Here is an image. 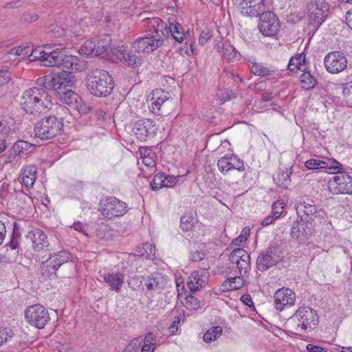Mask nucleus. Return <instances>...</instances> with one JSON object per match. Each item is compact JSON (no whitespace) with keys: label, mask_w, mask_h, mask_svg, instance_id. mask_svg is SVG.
Wrapping results in <instances>:
<instances>
[{"label":"nucleus","mask_w":352,"mask_h":352,"mask_svg":"<svg viewBox=\"0 0 352 352\" xmlns=\"http://www.w3.org/2000/svg\"><path fill=\"white\" fill-rule=\"evenodd\" d=\"M109 52L112 56H114L113 58L115 60H120L122 63L124 62L128 52L126 47L122 43H120L117 46L113 45L111 47Z\"/></svg>","instance_id":"58836bf2"},{"label":"nucleus","mask_w":352,"mask_h":352,"mask_svg":"<svg viewBox=\"0 0 352 352\" xmlns=\"http://www.w3.org/2000/svg\"><path fill=\"white\" fill-rule=\"evenodd\" d=\"M173 22L169 20V27L162 21V26L168 32V36L169 34H171L173 38L179 43H182L186 38V34L184 33L183 27L179 23H176L174 19Z\"/></svg>","instance_id":"a878e982"},{"label":"nucleus","mask_w":352,"mask_h":352,"mask_svg":"<svg viewBox=\"0 0 352 352\" xmlns=\"http://www.w3.org/2000/svg\"><path fill=\"white\" fill-rule=\"evenodd\" d=\"M36 85L37 87H34V88L41 89L45 92H47L49 90H54L52 76L50 75L38 78L36 81Z\"/></svg>","instance_id":"f704fd0d"},{"label":"nucleus","mask_w":352,"mask_h":352,"mask_svg":"<svg viewBox=\"0 0 352 352\" xmlns=\"http://www.w3.org/2000/svg\"><path fill=\"white\" fill-rule=\"evenodd\" d=\"M56 95L63 103L68 104L72 108L77 104L78 100H80V96L70 89L59 91Z\"/></svg>","instance_id":"cd10ccee"},{"label":"nucleus","mask_w":352,"mask_h":352,"mask_svg":"<svg viewBox=\"0 0 352 352\" xmlns=\"http://www.w3.org/2000/svg\"><path fill=\"white\" fill-rule=\"evenodd\" d=\"M63 69L74 72H81L86 69V61L82 58L73 55H66Z\"/></svg>","instance_id":"bb28decb"},{"label":"nucleus","mask_w":352,"mask_h":352,"mask_svg":"<svg viewBox=\"0 0 352 352\" xmlns=\"http://www.w3.org/2000/svg\"><path fill=\"white\" fill-rule=\"evenodd\" d=\"M285 203L283 201L277 200L272 204V214L275 218L278 219L284 212Z\"/></svg>","instance_id":"3c124183"},{"label":"nucleus","mask_w":352,"mask_h":352,"mask_svg":"<svg viewBox=\"0 0 352 352\" xmlns=\"http://www.w3.org/2000/svg\"><path fill=\"white\" fill-rule=\"evenodd\" d=\"M169 93L161 89H157L152 91L149 106L151 111L156 115H162L160 112L162 105L169 100Z\"/></svg>","instance_id":"aec40b11"},{"label":"nucleus","mask_w":352,"mask_h":352,"mask_svg":"<svg viewBox=\"0 0 352 352\" xmlns=\"http://www.w3.org/2000/svg\"><path fill=\"white\" fill-rule=\"evenodd\" d=\"M317 79L309 72H304L300 76L301 87L306 90H310L317 85Z\"/></svg>","instance_id":"72a5a7b5"},{"label":"nucleus","mask_w":352,"mask_h":352,"mask_svg":"<svg viewBox=\"0 0 352 352\" xmlns=\"http://www.w3.org/2000/svg\"><path fill=\"white\" fill-rule=\"evenodd\" d=\"M140 151L143 164L148 167L154 166L155 164V153L151 149L145 147L141 148Z\"/></svg>","instance_id":"e433bc0d"},{"label":"nucleus","mask_w":352,"mask_h":352,"mask_svg":"<svg viewBox=\"0 0 352 352\" xmlns=\"http://www.w3.org/2000/svg\"><path fill=\"white\" fill-rule=\"evenodd\" d=\"M133 131L139 139L144 140L147 136L155 133V122L146 118L138 120L133 124Z\"/></svg>","instance_id":"f3484780"},{"label":"nucleus","mask_w":352,"mask_h":352,"mask_svg":"<svg viewBox=\"0 0 352 352\" xmlns=\"http://www.w3.org/2000/svg\"><path fill=\"white\" fill-rule=\"evenodd\" d=\"M211 34L208 30H204L201 33L199 38V43L201 45H204L210 38Z\"/></svg>","instance_id":"338daca9"},{"label":"nucleus","mask_w":352,"mask_h":352,"mask_svg":"<svg viewBox=\"0 0 352 352\" xmlns=\"http://www.w3.org/2000/svg\"><path fill=\"white\" fill-rule=\"evenodd\" d=\"M128 210L127 204L116 197L101 199L98 204V210L102 217L109 219L122 217Z\"/></svg>","instance_id":"423d86ee"},{"label":"nucleus","mask_w":352,"mask_h":352,"mask_svg":"<svg viewBox=\"0 0 352 352\" xmlns=\"http://www.w3.org/2000/svg\"><path fill=\"white\" fill-rule=\"evenodd\" d=\"M11 131L10 126L9 125L8 122L6 120L0 121V134L3 135H6L10 133Z\"/></svg>","instance_id":"69168bd1"},{"label":"nucleus","mask_w":352,"mask_h":352,"mask_svg":"<svg viewBox=\"0 0 352 352\" xmlns=\"http://www.w3.org/2000/svg\"><path fill=\"white\" fill-rule=\"evenodd\" d=\"M66 54L62 52H47L46 56L43 60V65L45 67H64Z\"/></svg>","instance_id":"393cba45"},{"label":"nucleus","mask_w":352,"mask_h":352,"mask_svg":"<svg viewBox=\"0 0 352 352\" xmlns=\"http://www.w3.org/2000/svg\"><path fill=\"white\" fill-rule=\"evenodd\" d=\"M72 256L71 254L66 250H61L58 252L53 253L48 258V260L58 268L64 263L72 261Z\"/></svg>","instance_id":"c756f323"},{"label":"nucleus","mask_w":352,"mask_h":352,"mask_svg":"<svg viewBox=\"0 0 352 352\" xmlns=\"http://www.w3.org/2000/svg\"><path fill=\"white\" fill-rule=\"evenodd\" d=\"M223 333L222 328L219 326H213L206 331L203 336V340L206 343H210L217 340Z\"/></svg>","instance_id":"c9c22d12"},{"label":"nucleus","mask_w":352,"mask_h":352,"mask_svg":"<svg viewBox=\"0 0 352 352\" xmlns=\"http://www.w3.org/2000/svg\"><path fill=\"white\" fill-rule=\"evenodd\" d=\"M234 155H226L218 160L217 166L222 173H227L232 170V157Z\"/></svg>","instance_id":"ea45409f"},{"label":"nucleus","mask_w":352,"mask_h":352,"mask_svg":"<svg viewBox=\"0 0 352 352\" xmlns=\"http://www.w3.org/2000/svg\"><path fill=\"white\" fill-rule=\"evenodd\" d=\"M319 322L317 312L308 306L299 307L290 317L289 322L296 324V331H311L314 329Z\"/></svg>","instance_id":"39448f33"},{"label":"nucleus","mask_w":352,"mask_h":352,"mask_svg":"<svg viewBox=\"0 0 352 352\" xmlns=\"http://www.w3.org/2000/svg\"><path fill=\"white\" fill-rule=\"evenodd\" d=\"M14 192L19 197L22 196L28 197V195L22 191L19 190V192H15L14 189L11 188L10 185L3 184L0 189V198L10 200L14 197Z\"/></svg>","instance_id":"4c0bfd02"},{"label":"nucleus","mask_w":352,"mask_h":352,"mask_svg":"<svg viewBox=\"0 0 352 352\" xmlns=\"http://www.w3.org/2000/svg\"><path fill=\"white\" fill-rule=\"evenodd\" d=\"M251 70L254 75L259 76H267L272 74L271 69L259 63H253Z\"/></svg>","instance_id":"a18cd8bd"},{"label":"nucleus","mask_w":352,"mask_h":352,"mask_svg":"<svg viewBox=\"0 0 352 352\" xmlns=\"http://www.w3.org/2000/svg\"><path fill=\"white\" fill-rule=\"evenodd\" d=\"M258 28L265 36H273L279 30V21L272 12L265 11L259 16Z\"/></svg>","instance_id":"9b49d317"},{"label":"nucleus","mask_w":352,"mask_h":352,"mask_svg":"<svg viewBox=\"0 0 352 352\" xmlns=\"http://www.w3.org/2000/svg\"><path fill=\"white\" fill-rule=\"evenodd\" d=\"M302 61H305V56H302V54H299L296 56L291 58L288 64V69L290 71H294L296 69H300Z\"/></svg>","instance_id":"603ef678"},{"label":"nucleus","mask_w":352,"mask_h":352,"mask_svg":"<svg viewBox=\"0 0 352 352\" xmlns=\"http://www.w3.org/2000/svg\"><path fill=\"white\" fill-rule=\"evenodd\" d=\"M305 166L307 169H324L326 172L331 174L340 172L342 169V165L334 160L332 161L328 160L326 162L317 159H310L305 162Z\"/></svg>","instance_id":"2eb2a0df"},{"label":"nucleus","mask_w":352,"mask_h":352,"mask_svg":"<svg viewBox=\"0 0 352 352\" xmlns=\"http://www.w3.org/2000/svg\"><path fill=\"white\" fill-rule=\"evenodd\" d=\"M248 254V252L243 249L236 248L230 254L229 260L232 263L235 264L238 261H241L243 257L246 256Z\"/></svg>","instance_id":"49530a36"},{"label":"nucleus","mask_w":352,"mask_h":352,"mask_svg":"<svg viewBox=\"0 0 352 352\" xmlns=\"http://www.w3.org/2000/svg\"><path fill=\"white\" fill-rule=\"evenodd\" d=\"M74 109H77L80 113H87L91 110L90 107L84 102L81 97L80 100H78V102L74 105Z\"/></svg>","instance_id":"bf43d9fd"},{"label":"nucleus","mask_w":352,"mask_h":352,"mask_svg":"<svg viewBox=\"0 0 352 352\" xmlns=\"http://www.w3.org/2000/svg\"><path fill=\"white\" fill-rule=\"evenodd\" d=\"M347 58L339 51L329 52L324 58L326 70L332 74H337L344 71L347 67Z\"/></svg>","instance_id":"9d476101"},{"label":"nucleus","mask_w":352,"mask_h":352,"mask_svg":"<svg viewBox=\"0 0 352 352\" xmlns=\"http://www.w3.org/2000/svg\"><path fill=\"white\" fill-rule=\"evenodd\" d=\"M143 251H140V256H145L146 258H153L155 257V248L150 243H146L142 247Z\"/></svg>","instance_id":"5fc2aeb1"},{"label":"nucleus","mask_w":352,"mask_h":352,"mask_svg":"<svg viewBox=\"0 0 352 352\" xmlns=\"http://www.w3.org/2000/svg\"><path fill=\"white\" fill-rule=\"evenodd\" d=\"M37 177V168L35 165H28L24 167L20 176L22 184L27 188H32Z\"/></svg>","instance_id":"b1692460"},{"label":"nucleus","mask_w":352,"mask_h":352,"mask_svg":"<svg viewBox=\"0 0 352 352\" xmlns=\"http://www.w3.org/2000/svg\"><path fill=\"white\" fill-rule=\"evenodd\" d=\"M144 277L142 276L135 275L128 279V285L133 290H140L142 288V282Z\"/></svg>","instance_id":"09e8293b"},{"label":"nucleus","mask_w":352,"mask_h":352,"mask_svg":"<svg viewBox=\"0 0 352 352\" xmlns=\"http://www.w3.org/2000/svg\"><path fill=\"white\" fill-rule=\"evenodd\" d=\"M237 51L234 47L230 44H228L226 46L225 52L222 54V57L228 60L232 61L236 58Z\"/></svg>","instance_id":"864d4df0"},{"label":"nucleus","mask_w":352,"mask_h":352,"mask_svg":"<svg viewBox=\"0 0 352 352\" xmlns=\"http://www.w3.org/2000/svg\"><path fill=\"white\" fill-rule=\"evenodd\" d=\"M142 340L140 338H135L125 347L123 352H139L141 347Z\"/></svg>","instance_id":"13d9d810"},{"label":"nucleus","mask_w":352,"mask_h":352,"mask_svg":"<svg viewBox=\"0 0 352 352\" xmlns=\"http://www.w3.org/2000/svg\"><path fill=\"white\" fill-rule=\"evenodd\" d=\"M111 38L109 34H102L86 41L80 47V54L85 56H97L105 52L109 53ZM110 55L109 54H108Z\"/></svg>","instance_id":"0eeeda50"},{"label":"nucleus","mask_w":352,"mask_h":352,"mask_svg":"<svg viewBox=\"0 0 352 352\" xmlns=\"http://www.w3.org/2000/svg\"><path fill=\"white\" fill-rule=\"evenodd\" d=\"M208 272L206 270L195 271L190 274L187 280V287L192 293L204 287L208 280Z\"/></svg>","instance_id":"a211bd4d"},{"label":"nucleus","mask_w":352,"mask_h":352,"mask_svg":"<svg viewBox=\"0 0 352 352\" xmlns=\"http://www.w3.org/2000/svg\"><path fill=\"white\" fill-rule=\"evenodd\" d=\"M194 226V219L188 214H184L181 217L180 227L184 231H189Z\"/></svg>","instance_id":"8fccbe9b"},{"label":"nucleus","mask_w":352,"mask_h":352,"mask_svg":"<svg viewBox=\"0 0 352 352\" xmlns=\"http://www.w3.org/2000/svg\"><path fill=\"white\" fill-rule=\"evenodd\" d=\"M244 285L243 279L240 276L228 278L220 286L222 292L241 289Z\"/></svg>","instance_id":"c85d7f7f"},{"label":"nucleus","mask_w":352,"mask_h":352,"mask_svg":"<svg viewBox=\"0 0 352 352\" xmlns=\"http://www.w3.org/2000/svg\"><path fill=\"white\" fill-rule=\"evenodd\" d=\"M58 270V268L56 267V265L51 263L48 259L42 262L41 265V272L42 276L45 277H51L52 276H55Z\"/></svg>","instance_id":"a19ab883"},{"label":"nucleus","mask_w":352,"mask_h":352,"mask_svg":"<svg viewBox=\"0 0 352 352\" xmlns=\"http://www.w3.org/2000/svg\"><path fill=\"white\" fill-rule=\"evenodd\" d=\"M86 85L89 91L98 97H106L114 87L112 77L103 69L92 71L87 78Z\"/></svg>","instance_id":"7ed1b4c3"},{"label":"nucleus","mask_w":352,"mask_h":352,"mask_svg":"<svg viewBox=\"0 0 352 352\" xmlns=\"http://www.w3.org/2000/svg\"><path fill=\"white\" fill-rule=\"evenodd\" d=\"M144 342L156 347V338L153 332H148L144 339Z\"/></svg>","instance_id":"774afa93"},{"label":"nucleus","mask_w":352,"mask_h":352,"mask_svg":"<svg viewBox=\"0 0 352 352\" xmlns=\"http://www.w3.org/2000/svg\"><path fill=\"white\" fill-rule=\"evenodd\" d=\"M239 272L241 276H245L250 269V256L249 254L243 257L241 261L235 263Z\"/></svg>","instance_id":"c03bdc74"},{"label":"nucleus","mask_w":352,"mask_h":352,"mask_svg":"<svg viewBox=\"0 0 352 352\" xmlns=\"http://www.w3.org/2000/svg\"><path fill=\"white\" fill-rule=\"evenodd\" d=\"M14 336L13 331L6 327H0V346L8 342Z\"/></svg>","instance_id":"4d7b16f0"},{"label":"nucleus","mask_w":352,"mask_h":352,"mask_svg":"<svg viewBox=\"0 0 352 352\" xmlns=\"http://www.w3.org/2000/svg\"><path fill=\"white\" fill-rule=\"evenodd\" d=\"M333 174L327 182L328 190L333 195H352V177L343 168Z\"/></svg>","instance_id":"6e6552de"},{"label":"nucleus","mask_w":352,"mask_h":352,"mask_svg":"<svg viewBox=\"0 0 352 352\" xmlns=\"http://www.w3.org/2000/svg\"><path fill=\"white\" fill-rule=\"evenodd\" d=\"M63 130L62 120L54 116L40 120L36 122L34 128L35 137L42 140H52L61 134Z\"/></svg>","instance_id":"20e7f679"},{"label":"nucleus","mask_w":352,"mask_h":352,"mask_svg":"<svg viewBox=\"0 0 352 352\" xmlns=\"http://www.w3.org/2000/svg\"><path fill=\"white\" fill-rule=\"evenodd\" d=\"M27 237L30 239L32 248L39 252L49 245V241L45 233L41 229H35L28 232Z\"/></svg>","instance_id":"412c9836"},{"label":"nucleus","mask_w":352,"mask_h":352,"mask_svg":"<svg viewBox=\"0 0 352 352\" xmlns=\"http://www.w3.org/2000/svg\"><path fill=\"white\" fill-rule=\"evenodd\" d=\"M310 23L319 27L325 20L329 4L324 1H316L308 6Z\"/></svg>","instance_id":"ddd939ff"},{"label":"nucleus","mask_w":352,"mask_h":352,"mask_svg":"<svg viewBox=\"0 0 352 352\" xmlns=\"http://www.w3.org/2000/svg\"><path fill=\"white\" fill-rule=\"evenodd\" d=\"M28 52V47L25 46H19L16 47L12 48L9 54L14 56H20L22 54H25Z\"/></svg>","instance_id":"e2e57ef3"},{"label":"nucleus","mask_w":352,"mask_h":352,"mask_svg":"<svg viewBox=\"0 0 352 352\" xmlns=\"http://www.w3.org/2000/svg\"><path fill=\"white\" fill-rule=\"evenodd\" d=\"M25 317L28 322L38 329L44 328L50 318L48 311L40 304L28 307L25 311Z\"/></svg>","instance_id":"1a4fd4ad"},{"label":"nucleus","mask_w":352,"mask_h":352,"mask_svg":"<svg viewBox=\"0 0 352 352\" xmlns=\"http://www.w3.org/2000/svg\"><path fill=\"white\" fill-rule=\"evenodd\" d=\"M282 257L278 248L275 246L270 247L258 256L256 267L258 270L264 272L280 262L282 260Z\"/></svg>","instance_id":"f8f14e48"},{"label":"nucleus","mask_w":352,"mask_h":352,"mask_svg":"<svg viewBox=\"0 0 352 352\" xmlns=\"http://www.w3.org/2000/svg\"><path fill=\"white\" fill-rule=\"evenodd\" d=\"M22 109L28 113L40 115L45 113L52 105L51 97L48 92L36 88L25 90L21 98Z\"/></svg>","instance_id":"f03ea898"},{"label":"nucleus","mask_w":352,"mask_h":352,"mask_svg":"<svg viewBox=\"0 0 352 352\" xmlns=\"http://www.w3.org/2000/svg\"><path fill=\"white\" fill-rule=\"evenodd\" d=\"M296 210L298 212H303L310 219L317 217V214L320 211L316 206L306 202L299 203L296 206Z\"/></svg>","instance_id":"2f4dec72"},{"label":"nucleus","mask_w":352,"mask_h":352,"mask_svg":"<svg viewBox=\"0 0 352 352\" xmlns=\"http://www.w3.org/2000/svg\"><path fill=\"white\" fill-rule=\"evenodd\" d=\"M293 173L292 168H287L274 177V182L276 185L283 188H288L291 183V175Z\"/></svg>","instance_id":"7c9ffc66"},{"label":"nucleus","mask_w":352,"mask_h":352,"mask_svg":"<svg viewBox=\"0 0 352 352\" xmlns=\"http://www.w3.org/2000/svg\"><path fill=\"white\" fill-rule=\"evenodd\" d=\"M178 181V177L159 173L154 176L150 186L153 190H157L162 188L173 187L177 184Z\"/></svg>","instance_id":"6ab92c4d"},{"label":"nucleus","mask_w":352,"mask_h":352,"mask_svg":"<svg viewBox=\"0 0 352 352\" xmlns=\"http://www.w3.org/2000/svg\"><path fill=\"white\" fill-rule=\"evenodd\" d=\"M239 10L243 16H259L265 11V0H240Z\"/></svg>","instance_id":"4468645a"},{"label":"nucleus","mask_w":352,"mask_h":352,"mask_svg":"<svg viewBox=\"0 0 352 352\" xmlns=\"http://www.w3.org/2000/svg\"><path fill=\"white\" fill-rule=\"evenodd\" d=\"M232 170L236 169L241 172L245 170L243 162L236 155H234L232 157Z\"/></svg>","instance_id":"680f3d73"},{"label":"nucleus","mask_w":352,"mask_h":352,"mask_svg":"<svg viewBox=\"0 0 352 352\" xmlns=\"http://www.w3.org/2000/svg\"><path fill=\"white\" fill-rule=\"evenodd\" d=\"M104 281L116 292H120L124 281V276L120 272H109L103 276Z\"/></svg>","instance_id":"4be33fe9"},{"label":"nucleus","mask_w":352,"mask_h":352,"mask_svg":"<svg viewBox=\"0 0 352 352\" xmlns=\"http://www.w3.org/2000/svg\"><path fill=\"white\" fill-rule=\"evenodd\" d=\"M12 151L19 156L27 155L34 151V146L26 141L19 140L12 146Z\"/></svg>","instance_id":"473e14b6"},{"label":"nucleus","mask_w":352,"mask_h":352,"mask_svg":"<svg viewBox=\"0 0 352 352\" xmlns=\"http://www.w3.org/2000/svg\"><path fill=\"white\" fill-rule=\"evenodd\" d=\"M71 75L69 71H63L56 74L52 76L54 83V90L58 93L68 89L71 85Z\"/></svg>","instance_id":"5701e85b"},{"label":"nucleus","mask_w":352,"mask_h":352,"mask_svg":"<svg viewBox=\"0 0 352 352\" xmlns=\"http://www.w3.org/2000/svg\"><path fill=\"white\" fill-rule=\"evenodd\" d=\"M10 78V73L8 71L0 70V87L8 82Z\"/></svg>","instance_id":"0e129e2a"},{"label":"nucleus","mask_w":352,"mask_h":352,"mask_svg":"<svg viewBox=\"0 0 352 352\" xmlns=\"http://www.w3.org/2000/svg\"><path fill=\"white\" fill-rule=\"evenodd\" d=\"M143 26L150 32L149 36L137 38L133 48L138 53H149L160 47L168 32L162 26V21L158 17L147 18L142 21Z\"/></svg>","instance_id":"f257e3e1"},{"label":"nucleus","mask_w":352,"mask_h":352,"mask_svg":"<svg viewBox=\"0 0 352 352\" xmlns=\"http://www.w3.org/2000/svg\"><path fill=\"white\" fill-rule=\"evenodd\" d=\"M276 309L282 311L286 306H292L295 304V293L289 288L282 287L278 289L274 295Z\"/></svg>","instance_id":"dca6fc26"},{"label":"nucleus","mask_w":352,"mask_h":352,"mask_svg":"<svg viewBox=\"0 0 352 352\" xmlns=\"http://www.w3.org/2000/svg\"><path fill=\"white\" fill-rule=\"evenodd\" d=\"M305 224L302 222L295 221L291 228V236L294 239H298L304 234Z\"/></svg>","instance_id":"de8ad7c7"},{"label":"nucleus","mask_w":352,"mask_h":352,"mask_svg":"<svg viewBox=\"0 0 352 352\" xmlns=\"http://www.w3.org/2000/svg\"><path fill=\"white\" fill-rule=\"evenodd\" d=\"M46 54L47 52L43 50L41 47H36L32 50L31 54L29 56V59L30 61L39 60L43 65V60L45 56H46Z\"/></svg>","instance_id":"6e6d98bb"},{"label":"nucleus","mask_w":352,"mask_h":352,"mask_svg":"<svg viewBox=\"0 0 352 352\" xmlns=\"http://www.w3.org/2000/svg\"><path fill=\"white\" fill-rule=\"evenodd\" d=\"M142 62L143 58L142 56L136 55L132 52H128L123 63L135 67L141 65Z\"/></svg>","instance_id":"79ce46f5"},{"label":"nucleus","mask_w":352,"mask_h":352,"mask_svg":"<svg viewBox=\"0 0 352 352\" xmlns=\"http://www.w3.org/2000/svg\"><path fill=\"white\" fill-rule=\"evenodd\" d=\"M161 276L159 274H151L148 276L146 281L145 285L148 290H155L161 287L162 283H160Z\"/></svg>","instance_id":"37998d69"},{"label":"nucleus","mask_w":352,"mask_h":352,"mask_svg":"<svg viewBox=\"0 0 352 352\" xmlns=\"http://www.w3.org/2000/svg\"><path fill=\"white\" fill-rule=\"evenodd\" d=\"M200 302L192 295H189L186 297V306L191 309H197L199 307Z\"/></svg>","instance_id":"052dcab7"}]
</instances>
